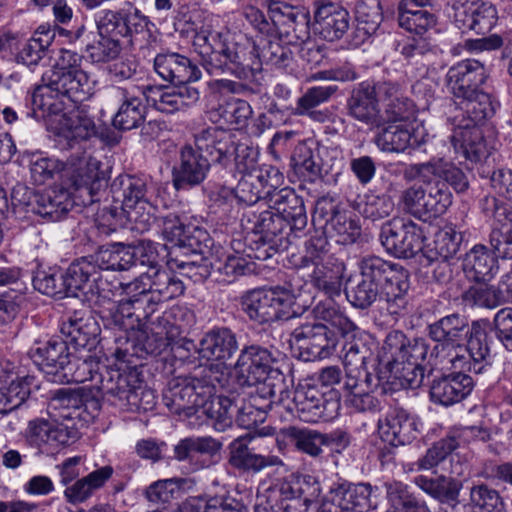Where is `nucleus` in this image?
Returning <instances> with one entry per match:
<instances>
[{
  "label": "nucleus",
  "mask_w": 512,
  "mask_h": 512,
  "mask_svg": "<svg viewBox=\"0 0 512 512\" xmlns=\"http://www.w3.org/2000/svg\"><path fill=\"white\" fill-rule=\"evenodd\" d=\"M281 42L274 38L259 46L247 37L229 40L222 32L201 29L196 32L192 45L210 75H231L247 80L260 72L263 64L280 69L289 66L293 53L290 45Z\"/></svg>",
  "instance_id": "f257e3e1"
},
{
  "label": "nucleus",
  "mask_w": 512,
  "mask_h": 512,
  "mask_svg": "<svg viewBox=\"0 0 512 512\" xmlns=\"http://www.w3.org/2000/svg\"><path fill=\"white\" fill-rule=\"evenodd\" d=\"M429 350L423 338H408L401 331L387 334L377 355L378 370L373 375L367 367H358L356 372L345 369L344 388L348 393L375 390L382 382L399 381L403 388H416L424 379L422 366Z\"/></svg>",
  "instance_id": "f03ea898"
},
{
  "label": "nucleus",
  "mask_w": 512,
  "mask_h": 512,
  "mask_svg": "<svg viewBox=\"0 0 512 512\" xmlns=\"http://www.w3.org/2000/svg\"><path fill=\"white\" fill-rule=\"evenodd\" d=\"M487 325V321L479 320L469 326L465 316L452 313L429 324L427 332L442 347L458 349L449 360L454 369L481 374L491 366Z\"/></svg>",
  "instance_id": "7ed1b4c3"
},
{
  "label": "nucleus",
  "mask_w": 512,
  "mask_h": 512,
  "mask_svg": "<svg viewBox=\"0 0 512 512\" xmlns=\"http://www.w3.org/2000/svg\"><path fill=\"white\" fill-rule=\"evenodd\" d=\"M80 56L70 50H63L60 62L44 83L37 86L31 96L35 117L45 118L64 110L65 102H82L93 94V83L87 72L79 67Z\"/></svg>",
  "instance_id": "20e7f679"
},
{
  "label": "nucleus",
  "mask_w": 512,
  "mask_h": 512,
  "mask_svg": "<svg viewBox=\"0 0 512 512\" xmlns=\"http://www.w3.org/2000/svg\"><path fill=\"white\" fill-rule=\"evenodd\" d=\"M266 16L259 8L243 7L242 15L258 33L277 38L287 45H297L310 37L308 13L280 1L267 4Z\"/></svg>",
  "instance_id": "39448f33"
},
{
  "label": "nucleus",
  "mask_w": 512,
  "mask_h": 512,
  "mask_svg": "<svg viewBox=\"0 0 512 512\" xmlns=\"http://www.w3.org/2000/svg\"><path fill=\"white\" fill-rule=\"evenodd\" d=\"M290 262L296 269L303 271L315 289L328 297L340 295L345 264L329 253L325 237L308 239L303 253L293 255Z\"/></svg>",
  "instance_id": "423d86ee"
},
{
  "label": "nucleus",
  "mask_w": 512,
  "mask_h": 512,
  "mask_svg": "<svg viewBox=\"0 0 512 512\" xmlns=\"http://www.w3.org/2000/svg\"><path fill=\"white\" fill-rule=\"evenodd\" d=\"M360 276L381 290V302L390 315L402 314L409 303V272L401 265L378 256L364 257L359 263Z\"/></svg>",
  "instance_id": "0eeeda50"
},
{
  "label": "nucleus",
  "mask_w": 512,
  "mask_h": 512,
  "mask_svg": "<svg viewBox=\"0 0 512 512\" xmlns=\"http://www.w3.org/2000/svg\"><path fill=\"white\" fill-rule=\"evenodd\" d=\"M150 335L145 336L142 346L139 347L130 341L126 342L127 347H118L115 357L123 362H130L129 357L143 358L146 355H159L170 348L171 353L177 358L188 357L191 350L196 349L192 340L181 337V329L178 325L171 323L168 317L158 316L151 319L146 313Z\"/></svg>",
  "instance_id": "6e6552de"
},
{
  "label": "nucleus",
  "mask_w": 512,
  "mask_h": 512,
  "mask_svg": "<svg viewBox=\"0 0 512 512\" xmlns=\"http://www.w3.org/2000/svg\"><path fill=\"white\" fill-rule=\"evenodd\" d=\"M241 307L249 319L258 324L299 317L307 309V305L299 303V297L281 286L246 292L241 298Z\"/></svg>",
  "instance_id": "1a4fd4ad"
},
{
  "label": "nucleus",
  "mask_w": 512,
  "mask_h": 512,
  "mask_svg": "<svg viewBox=\"0 0 512 512\" xmlns=\"http://www.w3.org/2000/svg\"><path fill=\"white\" fill-rule=\"evenodd\" d=\"M195 145L211 158L215 167L231 171L235 166L240 173L247 174L255 166V155L252 148L239 144L235 136L218 127H208L194 136Z\"/></svg>",
  "instance_id": "9d476101"
},
{
  "label": "nucleus",
  "mask_w": 512,
  "mask_h": 512,
  "mask_svg": "<svg viewBox=\"0 0 512 512\" xmlns=\"http://www.w3.org/2000/svg\"><path fill=\"white\" fill-rule=\"evenodd\" d=\"M215 393V384L208 375L178 376L169 381L163 401L171 412L190 415L196 408L205 407Z\"/></svg>",
  "instance_id": "9b49d317"
},
{
  "label": "nucleus",
  "mask_w": 512,
  "mask_h": 512,
  "mask_svg": "<svg viewBox=\"0 0 512 512\" xmlns=\"http://www.w3.org/2000/svg\"><path fill=\"white\" fill-rule=\"evenodd\" d=\"M111 189L122 197V212L129 221L139 225L137 229L146 230L154 223L156 208L144 179L122 175L113 181Z\"/></svg>",
  "instance_id": "f8f14e48"
},
{
  "label": "nucleus",
  "mask_w": 512,
  "mask_h": 512,
  "mask_svg": "<svg viewBox=\"0 0 512 512\" xmlns=\"http://www.w3.org/2000/svg\"><path fill=\"white\" fill-rule=\"evenodd\" d=\"M121 286L126 294L137 293L138 301L147 304L151 312L156 304L179 297L185 290L183 282L175 274L159 267H151L134 281Z\"/></svg>",
  "instance_id": "ddd939ff"
},
{
  "label": "nucleus",
  "mask_w": 512,
  "mask_h": 512,
  "mask_svg": "<svg viewBox=\"0 0 512 512\" xmlns=\"http://www.w3.org/2000/svg\"><path fill=\"white\" fill-rule=\"evenodd\" d=\"M275 362L276 359L267 348L259 345L245 346L234 366L238 384L251 387L268 378L283 379L281 370L273 367Z\"/></svg>",
  "instance_id": "4468645a"
},
{
  "label": "nucleus",
  "mask_w": 512,
  "mask_h": 512,
  "mask_svg": "<svg viewBox=\"0 0 512 512\" xmlns=\"http://www.w3.org/2000/svg\"><path fill=\"white\" fill-rule=\"evenodd\" d=\"M287 412L308 423L327 422L338 415L340 404L327 399L316 387L299 385L288 402Z\"/></svg>",
  "instance_id": "2eb2a0df"
},
{
  "label": "nucleus",
  "mask_w": 512,
  "mask_h": 512,
  "mask_svg": "<svg viewBox=\"0 0 512 512\" xmlns=\"http://www.w3.org/2000/svg\"><path fill=\"white\" fill-rule=\"evenodd\" d=\"M291 341L299 349L304 361H314L329 357L338 343L337 335L327 325L313 322L296 327L291 333Z\"/></svg>",
  "instance_id": "dca6fc26"
},
{
  "label": "nucleus",
  "mask_w": 512,
  "mask_h": 512,
  "mask_svg": "<svg viewBox=\"0 0 512 512\" xmlns=\"http://www.w3.org/2000/svg\"><path fill=\"white\" fill-rule=\"evenodd\" d=\"M107 97L111 104L118 105L112 119L115 129L129 131L145 121L147 109L143 103V88L112 86L107 91Z\"/></svg>",
  "instance_id": "f3484780"
},
{
  "label": "nucleus",
  "mask_w": 512,
  "mask_h": 512,
  "mask_svg": "<svg viewBox=\"0 0 512 512\" xmlns=\"http://www.w3.org/2000/svg\"><path fill=\"white\" fill-rule=\"evenodd\" d=\"M380 240L386 251L398 258H411L423 251L421 228L401 218H394L382 226Z\"/></svg>",
  "instance_id": "a211bd4d"
},
{
  "label": "nucleus",
  "mask_w": 512,
  "mask_h": 512,
  "mask_svg": "<svg viewBox=\"0 0 512 512\" xmlns=\"http://www.w3.org/2000/svg\"><path fill=\"white\" fill-rule=\"evenodd\" d=\"M450 121L452 125L450 141L456 153L472 163L481 162L490 155L480 125L466 117L465 113H457Z\"/></svg>",
  "instance_id": "6ab92c4d"
},
{
  "label": "nucleus",
  "mask_w": 512,
  "mask_h": 512,
  "mask_svg": "<svg viewBox=\"0 0 512 512\" xmlns=\"http://www.w3.org/2000/svg\"><path fill=\"white\" fill-rule=\"evenodd\" d=\"M103 372L98 390L112 405L127 410L131 402L137 401L136 392L140 388L138 374L135 371H122L110 366Z\"/></svg>",
  "instance_id": "aec40b11"
},
{
  "label": "nucleus",
  "mask_w": 512,
  "mask_h": 512,
  "mask_svg": "<svg viewBox=\"0 0 512 512\" xmlns=\"http://www.w3.org/2000/svg\"><path fill=\"white\" fill-rule=\"evenodd\" d=\"M184 146L180 151L179 161L172 168V183L176 190H186L200 185L206 179L212 166L196 145Z\"/></svg>",
  "instance_id": "412c9836"
},
{
  "label": "nucleus",
  "mask_w": 512,
  "mask_h": 512,
  "mask_svg": "<svg viewBox=\"0 0 512 512\" xmlns=\"http://www.w3.org/2000/svg\"><path fill=\"white\" fill-rule=\"evenodd\" d=\"M129 296L128 299L120 300L117 302H109L108 306L103 307L100 311V317L104 322V325L109 328H118L123 331L124 336H119V339L124 338V343L121 345H117L115 349L118 347L125 348L127 347L126 342L130 341V343H134L139 347L142 346L140 343H136L134 340H131L128 337L127 332L133 331L136 328L140 327V315L136 314V311L141 309L144 303L139 300V296L137 293L126 294ZM116 351V350H114ZM115 355V352H113Z\"/></svg>",
  "instance_id": "4be33fe9"
},
{
  "label": "nucleus",
  "mask_w": 512,
  "mask_h": 512,
  "mask_svg": "<svg viewBox=\"0 0 512 512\" xmlns=\"http://www.w3.org/2000/svg\"><path fill=\"white\" fill-rule=\"evenodd\" d=\"M453 10L454 23L463 33L485 34L497 21L496 9L481 0H454Z\"/></svg>",
  "instance_id": "5701e85b"
},
{
  "label": "nucleus",
  "mask_w": 512,
  "mask_h": 512,
  "mask_svg": "<svg viewBox=\"0 0 512 512\" xmlns=\"http://www.w3.org/2000/svg\"><path fill=\"white\" fill-rule=\"evenodd\" d=\"M487 79L484 65L475 59H465L451 66L446 74V86L456 98H471Z\"/></svg>",
  "instance_id": "b1692460"
},
{
  "label": "nucleus",
  "mask_w": 512,
  "mask_h": 512,
  "mask_svg": "<svg viewBox=\"0 0 512 512\" xmlns=\"http://www.w3.org/2000/svg\"><path fill=\"white\" fill-rule=\"evenodd\" d=\"M65 170L70 175L74 186L80 190L81 196L86 194L89 199L83 200L84 205H92L95 199L94 186L99 181L100 162L87 154L80 147L65 161Z\"/></svg>",
  "instance_id": "393cba45"
},
{
  "label": "nucleus",
  "mask_w": 512,
  "mask_h": 512,
  "mask_svg": "<svg viewBox=\"0 0 512 512\" xmlns=\"http://www.w3.org/2000/svg\"><path fill=\"white\" fill-rule=\"evenodd\" d=\"M32 361L52 381L59 382L63 372L70 369V353L68 344L62 339H51L45 343H36L28 352Z\"/></svg>",
  "instance_id": "a878e982"
},
{
  "label": "nucleus",
  "mask_w": 512,
  "mask_h": 512,
  "mask_svg": "<svg viewBox=\"0 0 512 512\" xmlns=\"http://www.w3.org/2000/svg\"><path fill=\"white\" fill-rule=\"evenodd\" d=\"M143 93L149 105L166 114L183 110L199 100L198 89L185 85H175L172 88L144 86Z\"/></svg>",
  "instance_id": "bb28decb"
},
{
  "label": "nucleus",
  "mask_w": 512,
  "mask_h": 512,
  "mask_svg": "<svg viewBox=\"0 0 512 512\" xmlns=\"http://www.w3.org/2000/svg\"><path fill=\"white\" fill-rule=\"evenodd\" d=\"M253 438L251 434H245L228 445V464L232 468L243 473H259L267 467L282 465L278 456L255 453L249 447Z\"/></svg>",
  "instance_id": "cd10ccee"
},
{
  "label": "nucleus",
  "mask_w": 512,
  "mask_h": 512,
  "mask_svg": "<svg viewBox=\"0 0 512 512\" xmlns=\"http://www.w3.org/2000/svg\"><path fill=\"white\" fill-rule=\"evenodd\" d=\"M269 208L274 209L283 217L286 227L291 231H302L307 226L308 217L304 200L294 189L285 187L280 190H267Z\"/></svg>",
  "instance_id": "c85d7f7f"
},
{
  "label": "nucleus",
  "mask_w": 512,
  "mask_h": 512,
  "mask_svg": "<svg viewBox=\"0 0 512 512\" xmlns=\"http://www.w3.org/2000/svg\"><path fill=\"white\" fill-rule=\"evenodd\" d=\"M154 70L164 81L173 85L188 86L202 75L192 60L176 52L158 54L154 59Z\"/></svg>",
  "instance_id": "c756f323"
},
{
  "label": "nucleus",
  "mask_w": 512,
  "mask_h": 512,
  "mask_svg": "<svg viewBox=\"0 0 512 512\" xmlns=\"http://www.w3.org/2000/svg\"><path fill=\"white\" fill-rule=\"evenodd\" d=\"M378 433L383 442L399 447L416 439L418 429L415 419L406 410L395 408L379 419Z\"/></svg>",
  "instance_id": "7c9ffc66"
},
{
  "label": "nucleus",
  "mask_w": 512,
  "mask_h": 512,
  "mask_svg": "<svg viewBox=\"0 0 512 512\" xmlns=\"http://www.w3.org/2000/svg\"><path fill=\"white\" fill-rule=\"evenodd\" d=\"M350 20L349 12L337 3H321L314 12L315 31L329 42L340 40L347 33Z\"/></svg>",
  "instance_id": "2f4dec72"
},
{
  "label": "nucleus",
  "mask_w": 512,
  "mask_h": 512,
  "mask_svg": "<svg viewBox=\"0 0 512 512\" xmlns=\"http://www.w3.org/2000/svg\"><path fill=\"white\" fill-rule=\"evenodd\" d=\"M457 373L442 375L433 379L430 386V397L434 403L443 406L453 405L464 399L473 389V380L466 370L458 369ZM467 372H469L467 370Z\"/></svg>",
  "instance_id": "473e14b6"
},
{
  "label": "nucleus",
  "mask_w": 512,
  "mask_h": 512,
  "mask_svg": "<svg viewBox=\"0 0 512 512\" xmlns=\"http://www.w3.org/2000/svg\"><path fill=\"white\" fill-rule=\"evenodd\" d=\"M348 114L355 120L367 125L371 129L380 128L384 124L374 90L369 83H360L355 87L347 99Z\"/></svg>",
  "instance_id": "72a5a7b5"
},
{
  "label": "nucleus",
  "mask_w": 512,
  "mask_h": 512,
  "mask_svg": "<svg viewBox=\"0 0 512 512\" xmlns=\"http://www.w3.org/2000/svg\"><path fill=\"white\" fill-rule=\"evenodd\" d=\"M242 227L252 233L260 234L265 238H281L287 228L283 217L269 208V204H260L256 207H249L242 215Z\"/></svg>",
  "instance_id": "f704fd0d"
},
{
  "label": "nucleus",
  "mask_w": 512,
  "mask_h": 512,
  "mask_svg": "<svg viewBox=\"0 0 512 512\" xmlns=\"http://www.w3.org/2000/svg\"><path fill=\"white\" fill-rule=\"evenodd\" d=\"M69 297H77L79 291L94 293L101 272L93 255L74 260L64 272Z\"/></svg>",
  "instance_id": "c9c22d12"
},
{
  "label": "nucleus",
  "mask_w": 512,
  "mask_h": 512,
  "mask_svg": "<svg viewBox=\"0 0 512 512\" xmlns=\"http://www.w3.org/2000/svg\"><path fill=\"white\" fill-rule=\"evenodd\" d=\"M341 335L344 339L341 350L344 369L356 372L358 367H367V364L374 360V342L368 334L355 325L351 333Z\"/></svg>",
  "instance_id": "e433bc0d"
},
{
  "label": "nucleus",
  "mask_w": 512,
  "mask_h": 512,
  "mask_svg": "<svg viewBox=\"0 0 512 512\" xmlns=\"http://www.w3.org/2000/svg\"><path fill=\"white\" fill-rule=\"evenodd\" d=\"M278 181L279 171L273 168L244 174L234 189L235 197L240 203L255 207L262 197L267 196L265 189L276 188Z\"/></svg>",
  "instance_id": "4c0bfd02"
},
{
  "label": "nucleus",
  "mask_w": 512,
  "mask_h": 512,
  "mask_svg": "<svg viewBox=\"0 0 512 512\" xmlns=\"http://www.w3.org/2000/svg\"><path fill=\"white\" fill-rule=\"evenodd\" d=\"M75 437L74 429L45 419L31 420L25 431L27 443L38 449L46 446L68 445Z\"/></svg>",
  "instance_id": "58836bf2"
},
{
  "label": "nucleus",
  "mask_w": 512,
  "mask_h": 512,
  "mask_svg": "<svg viewBox=\"0 0 512 512\" xmlns=\"http://www.w3.org/2000/svg\"><path fill=\"white\" fill-rule=\"evenodd\" d=\"M495 225L490 234V244L496 257L512 259V209L499 205L491 198Z\"/></svg>",
  "instance_id": "ea45409f"
},
{
  "label": "nucleus",
  "mask_w": 512,
  "mask_h": 512,
  "mask_svg": "<svg viewBox=\"0 0 512 512\" xmlns=\"http://www.w3.org/2000/svg\"><path fill=\"white\" fill-rule=\"evenodd\" d=\"M34 203L33 214L52 222L62 219L74 206L70 192L57 187L39 191Z\"/></svg>",
  "instance_id": "a19ab883"
},
{
  "label": "nucleus",
  "mask_w": 512,
  "mask_h": 512,
  "mask_svg": "<svg viewBox=\"0 0 512 512\" xmlns=\"http://www.w3.org/2000/svg\"><path fill=\"white\" fill-rule=\"evenodd\" d=\"M238 350L236 335L226 327L215 328L207 332L200 341L199 354L213 361L231 359Z\"/></svg>",
  "instance_id": "79ce46f5"
},
{
  "label": "nucleus",
  "mask_w": 512,
  "mask_h": 512,
  "mask_svg": "<svg viewBox=\"0 0 512 512\" xmlns=\"http://www.w3.org/2000/svg\"><path fill=\"white\" fill-rule=\"evenodd\" d=\"M372 486L368 483H343L331 490L333 500L342 510L365 512L376 507L372 501Z\"/></svg>",
  "instance_id": "37998d69"
},
{
  "label": "nucleus",
  "mask_w": 512,
  "mask_h": 512,
  "mask_svg": "<svg viewBox=\"0 0 512 512\" xmlns=\"http://www.w3.org/2000/svg\"><path fill=\"white\" fill-rule=\"evenodd\" d=\"M55 36L50 26H39L16 54V62L29 68L37 66L46 57Z\"/></svg>",
  "instance_id": "c03bdc74"
},
{
  "label": "nucleus",
  "mask_w": 512,
  "mask_h": 512,
  "mask_svg": "<svg viewBox=\"0 0 512 512\" xmlns=\"http://www.w3.org/2000/svg\"><path fill=\"white\" fill-rule=\"evenodd\" d=\"M60 133L69 140H85L96 133V125L89 109L80 105L63 115Z\"/></svg>",
  "instance_id": "a18cd8bd"
},
{
  "label": "nucleus",
  "mask_w": 512,
  "mask_h": 512,
  "mask_svg": "<svg viewBox=\"0 0 512 512\" xmlns=\"http://www.w3.org/2000/svg\"><path fill=\"white\" fill-rule=\"evenodd\" d=\"M465 271L478 283L490 281L497 272V260L484 245H475L464 260Z\"/></svg>",
  "instance_id": "49530a36"
},
{
  "label": "nucleus",
  "mask_w": 512,
  "mask_h": 512,
  "mask_svg": "<svg viewBox=\"0 0 512 512\" xmlns=\"http://www.w3.org/2000/svg\"><path fill=\"white\" fill-rule=\"evenodd\" d=\"M374 142L383 152H403L418 146L417 137L403 125L390 124L383 127L375 135Z\"/></svg>",
  "instance_id": "de8ad7c7"
},
{
  "label": "nucleus",
  "mask_w": 512,
  "mask_h": 512,
  "mask_svg": "<svg viewBox=\"0 0 512 512\" xmlns=\"http://www.w3.org/2000/svg\"><path fill=\"white\" fill-rule=\"evenodd\" d=\"M134 251L130 245L113 243L102 246L93 254L99 270L127 271L133 268Z\"/></svg>",
  "instance_id": "09e8293b"
},
{
  "label": "nucleus",
  "mask_w": 512,
  "mask_h": 512,
  "mask_svg": "<svg viewBox=\"0 0 512 512\" xmlns=\"http://www.w3.org/2000/svg\"><path fill=\"white\" fill-rule=\"evenodd\" d=\"M235 401L233 390H229L227 394L210 398L206 406L202 407L215 430L222 432L232 425L233 417L236 416Z\"/></svg>",
  "instance_id": "8fccbe9b"
},
{
  "label": "nucleus",
  "mask_w": 512,
  "mask_h": 512,
  "mask_svg": "<svg viewBox=\"0 0 512 512\" xmlns=\"http://www.w3.org/2000/svg\"><path fill=\"white\" fill-rule=\"evenodd\" d=\"M70 369H67L59 378V382H77L83 383L91 381V387L98 389L101 380V374L104 373V369H108L109 366L101 363L95 357H88L86 359H70Z\"/></svg>",
  "instance_id": "3c124183"
},
{
  "label": "nucleus",
  "mask_w": 512,
  "mask_h": 512,
  "mask_svg": "<svg viewBox=\"0 0 512 512\" xmlns=\"http://www.w3.org/2000/svg\"><path fill=\"white\" fill-rule=\"evenodd\" d=\"M415 484L432 498L444 503L457 500L461 483L451 477L440 475L436 478L417 476Z\"/></svg>",
  "instance_id": "603ef678"
},
{
  "label": "nucleus",
  "mask_w": 512,
  "mask_h": 512,
  "mask_svg": "<svg viewBox=\"0 0 512 512\" xmlns=\"http://www.w3.org/2000/svg\"><path fill=\"white\" fill-rule=\"evenodd\" d=\"M61 332L70 339V342L79 348H93L97 343L99 328L94 320L83 318L64 322Z\"/></svg>",
  "instance_id": "864d4df0"
},
{
  "label": "nucleus",
  "mask_w": 512,
  "mask_h": 512,
  "mask_svg": "<svg viewBox=\"0 0 512 512\" xmlns=\"http://www.w3.org/2000/svg\"><path fill=\"white\" fill-rule=\"evenodd\" d=\"M122 50L119 38L104 36L96 33L88 40L85 46L87 59L92 63H108L118 59Z\"/></svg>",
  "instance_id": "5fc2aeb1"
},
{
  "label": "nucleus",
  "mask_w": 512,
  "mask_h": 512,
  "mask_svg": "<svg viewBox=\"0 0 512 512\" xmlns=\"http://www.w3.org/2000/svg\"><path fill=\"white\" fill-rule=\"evenodd\" d=\"M462 239V234L455 226L445 225L435 234L433 243L423 252L429 253L430 258L438 256L453 259L460 249Z\"/></svg>",
  "instance_id": "6e6d98bb"
},
{
  "label": "nucleus",
  "mask_w": 512,
  "mask_h": 512,
  "mask_svg": "<svg viewBox=\"0 0 512 512\" xmlns=\"http://www.w3.org/2000/svg\"><path fill=\"white\" fill-rule=\"evenodd\" d=\"M347 300L358 309H367L377 300L381 302L382 290L359 276L351 280L345 290Z\"/></svg>",
  "instance_id": "4d7b16f0"
},
{
  "label": "nucleus",
  "mask_w": 512,
  "mask_h": 512,
  "mask_svg": "<svg viewBox=\"0 0 512 512\" xmlns=\"http://www.w3.org/2000/svg\"><path fill=\"white\" fill-rule=\"evenodd\" d=\"M424 190L431 217L442 215L452 203V194L445 181L431 177L424 180Z\"/></svg>",
  "instance_id": "13d9d810"
},
{
  "label": "nucleus",
  "mask_w": 512,
  "mask_h": 512,
  "mask_svg": "<svg viewBox=\"0 0 512 512\" xmlns=\"http://www.w3.org/2000/svg\"><path fill=\"white\" fill-rule=\"evenodd\" d=\"M312 313L315 319L329 323L340 333H351V330L355 329V324L341 312L340 307L333 301V297L318 302Z\"/></svg>",
  "instance_id": "bf43d9fd"
},
{
  "label": "nucleus",
  "mask_w": 512,
  "mask_h": 512,
  "mask_svg": "<svg viewBox=\"0 0 512 512\" xmlns=\"http://www.w3.org/2000/svg\"><path fill=\"white\" fill-rule=\"evenodd\" d=\"M212 240L206 230L187 227L176 248L185 256L210 255Z\"/></svg>",
  "instance_id": "052dcab7"
},
{
  "label": "nucleus",
  "mask_w": 512,
  "mask_h": 512,
  "mask_svg": "<svg viewBox=\"0 0 512 512\" xmlns=\"http://www.w3.org/2000/svg\"><path fill=\"white\" fill-rule=\"evenodd\" d=\"M399 204L402 209L419 219L431 218L423 185L414 184L401 192Z\"/></svg>",
  "instance_id": "680f3d73"
},
{
  "label": "nucleus",
  "mask_w": 512,
  "mask_h": 512,
  "mask_svg": "<svg viewBox=\"0 0 512 512\" xmlns=\"http://www.w3.org/2000/svg\"><path fill=\"white\" fill-rule=\"evenodd\" d=\"M394 206L389 195L369 193L358 203V211L364 218L377 221L388 217L393 212Z\"/></svg>",
  "instance_id": "e2e57ef3"
},
{
  "label": "nucleus",
  "mask_w": 512,
  "mask_h": 512,
  "mask_svg": "<svg viewBox=\"0 0 512 512\" xmlns=\"http://www.w3.org/2000/svg\"><path fill=\"white\" fill-rule=\"evenodd\" d=\"M459 446L455 437H446L435 442L415 465L417 470H430L443 462Z\"/></svg>",
  "instance_id": "0e129e2a"
},
{
  "label": "nucleus",
  "mask_w": 512,
  "mask_h": 512,
  "mask_svg": "<svg viewBox=\"0 0 512 512\" xmlns=\"http://www.w3.org/2000/svg\"><path fill=\"white\" fill-rule=\"evenodd\" d=\"M214 264V271L222 276L221 280L229 283L237 277L251 274L255 270L254 262L240 254H230L224 262L217 260Z\"/></svg>",
  "instance_id": "69168bd1"
},
{
  "label": "nucleus",
  "mask_w": 512,
  "mask_h": 512,
  "mask_svg": "<svg viewBox=\"0 0 512 512\" xmlns=\"http://www.w3.org/2000/svg\"><path fill=\"white\" fill-rule=\"evenodd\" d=\"M66 168L65 161L53 157L33 156L30 160V174L35 184L43 185Z\"/></svg>",
  "instance_id": "338daca9"
},
{
  "label": "nucleus",
  "mask_w": 512,
  "mask_h": 512,
  "mask_svg": "<svg viewBox=\"0 0 512 512\" xmlns=\"http://www.w3.org/2000/svg\"><path fill=\"white\" fill-rule=\"evenodd\" d=\"M470 501L472 508H477L478 512H505V505L499 493L484 484L471 488Z\"/></svg>",
  "instance_id": "774afa93"
}]
</instances>
